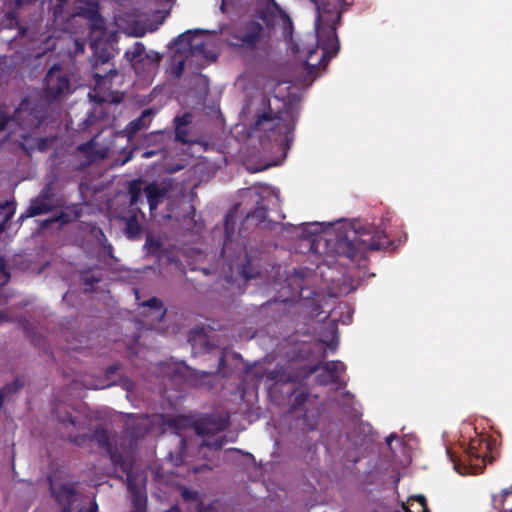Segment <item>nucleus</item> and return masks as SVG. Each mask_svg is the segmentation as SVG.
Listing matches in <instances>:
<instances>
[{
    "label": "nucleus",
    "mask_w": 512,
    "mask_h": 512,
    "mask_svg": "<svg viewBox=\"0 0 512 512\" xmlns=\"http://www.w3.org/2000/svg\"><path fill=\"white\" fill-rule=\"evenodd\" d=\"M273 26L269 9L256 10L253 15L240 18L226 29L228 45L243 57L258 62L269 54Z\"/></svg>",
    "instance_id": "obj_1"
},
{
    "label": "nucleus",
    "mask_w": 512,
    "mask_h": 512,
    "mask_svg": "<svg viewBox=\"0 0 512 512\" xmlns=\"http://www.w3.org/2000/svg\"><path fill=\"white\" fill-rule=\"evenodd\" d=\"M316 6L315 32L317 48L322 50V55L316 64L309 61L316 53L311 49L307 53L306 65L314 70L316 66L325 68L329 61L337 56L340 50V43L337 29L341 25L342 14L345 11L340 0H310Z\"/></svg>",
    "instance_id": "obj_2"
},
{
    "label": "nucleus",
    "mask_w": 512,
    "mask_h": 512,
    "mask_svg": "<svg viewBox=\"0 0 512 512\" xmlns=\"http://www.w3.org/2000/svg\"><path fill=\"white\" fill-rule=\"evenodd\" d=\"M326 239L333 243L336 254L347 257L350 261L366 258L367 251L386 249L390 246L387 235L377 229L359 231L353 227L341 225L335 235Z\"/></svg>",
    "instance_id": "obj_3"
},
{
    "label": "nucleus",
    "mask_w": 512,
    "mask_h": 512,
    "mask_svg": "<svg viewBox=\"0 0 512 512\" xmlns=\"http://www.w3.org/2000/svg\"><path fill=\"white\" fill-rule=\"evenodd\" d=\"M495 448L494 440L475 437L463 449L461 456H457L451 448H447L446 453L459 474L476 475L483 472L487 462L492 463L496 459Z\"/></svg>",
    "instance_id": "obj_4"
},
{
    "label": "nucleus",
    "mask_w": 512,
    "mask_h": 512,
    "mask_svg": "<svg viewBox=\"0 0 512 512\" xmlns=\"http://www.w3.org/2000/svg\"><path fill=\"white\" fill-rule=\"evenodd\" d=\"M295 121L288 112L274 113L271 108L257 116L253 130L262 132L268 140L277 141L279 137L287 136L293 132Z\"/></svg>",
    "instance_id": "obj_5"
},
{
    "label": "nucleus",
    "mask_w": 512,
    "mask_h": 512,
    "mask_svg": "<svg viewBox=\"0 0 512 512\" xmlns=\"http://www.w3.org/2000/svg\"><path fill=\"white\" fill-rule=\"evenodd\" d=\"M48 116L46 105L41 102L32 103L23 99L14 111L12 119L23 129L39 128Z\"/></svg>",
    "instance_id": "obj_6"
},
{
    "label": "nucleus",
    "mask_w": 512,
    "mask_h": 512,
    "mask_svg": "<svg viewBox=\"0 0 512 512\" xmlns=\"http://www.w3.org/2000/svg\"><path fill=\"white\" fill-rule=\"evenodd\" d=\"M44 82V98L49 102L59 100L71 92L70 79L57 64L48 70Z\"/></svg>",
    "instance_id": "obj_7"
},
{
    "label": "nucleus",
    "mask_w": 512,
    "mask_h": 512,
    "mask_svg": "<svg viewBox=\"0 0 512 512\" xmlns=\"http://www.w3.org/2000/svg\"><path fill=\"white\" fill-rule=\"evenodd\" d=\"M319 369H322L324 372L329 374L332 384L337 385L339 388H344L346 386V381L339 375L346 371V365L339 360L327 361L314 365H305L300 367L299 372L303 379H307Z\"/></svg>",
    "instance_id": "obj_8"
},
{
    "label": "nucleus",
    "mask_w": 512,
    "mask_h": 512,
    "mask_svg": "<svg viewBox=\"0 0 512 512\" xmlns=\"http://www.w3.org/2000/svg\"><path fill=\"white\" fill-rule=\"evenodd\" d=\"M77 483H62L57 488H51L52 495L61 507V512H73L82 495L76 488Z\"/></svg>",
    "instance_id": "obj_9"
},
{
    "label": "nucleus",
    "mask_w": 512,
    "mask_h": 512,
    "mask_svg": "<svg viewBox=\"0 0 512 512\" xmlns=\"http://www.w3.org/2000/svg\"><path fill=\"white\" fill-rule=\"evenodd\" d=\"M227 427L228 417L214 414H206L200 417L194 424L195 432L200 436L215 435L224 431Z\"/></svg>",
    "instance_id": "obj_10"
},
{
    "label": "nucleus",
    "mask_w": 512,
    "mask_h": 512,
    "mask_svg": "<svg viewBox=\"0 0 512 512\" xmlns=\"http://www.w3.org/2000/svg\"><path fill=\"white\" fill-rule=\"evenodd\" d=\"M77 15L91 23L92 30H102L104 19L99 12V0H76Z\"/></svg>",
    "instance_id": "obj_11"
},
{
    "label": "nucleus",
    "mask_w": 512,
    "mask_h": 512,
    "mask_svg": "<svg viewBox=\"0 0 512 512\" xmlns=\"http://www.w3.org/2000/svg\"><path fill=\"white\" fill-rule=\"evenodd\" d=\"M198 31L188 30L178 37L179 42L185 43L187 50L192 56H199L204 59L209 58L207 52V43L203 39L197 38L196 34Z\"/></svg>",
    "instance_id": "obj_12"
},
{
    "label": "nucleus",
    "mask_w": 512,
    "mask_h": 512,
    "mask_svg": "<svg viewBox=\"0 0 512 512\" xmlns=\"http://www.w3.org/2000/svg\"><path fill=\"white\" fill-rule=\"evenodd\" d=\"M88 439L96 442L99 445V447L104 448L106 450L109 449V447L111 446L108 432L105 428L102 427L96 428L90 436L86 434H78L75 436L68 435L67 437V440L69 442L77 446L83 445Z\"/></svg>",
    "instance_id": "obj_13"
},
{
    "label": "nucleus",
    "mask_w": 512,
    "mask_h": 512,
    "mask_svg": "<svg viewBox=\"0 0 512 512\" xmlns=\"http://www.w3.org/2000/svg\"><path fill=\"white\" fill-rule=\"evenodd\" d=\"M127 489L131 494V500L133 510L131 512H146L147 508V497L142 489L138 486L136 478L131 479L128 475V481L126 482Z\"/></svg>",
    "instance_id": "obj_14"
},
{
    "label": "nucleus",
    "mask_w": 512,
    "mask_h": 512,
    "mask_svg": "<svg viewBox=\"0 0 512 512\" xmlns=\"http://www.w3.org/2000/svg\"><path fill=\"white\" fill-rule=\"evenodd\" d=\"M154 115L155 111L151 108L143 110L140 116L132 120L125 128L128 138L132 139L140 130L147 128Z\"/></svg>",
    "instance_id": "obj_15"
},
{
    "label": "nucleus",
    "mask_w": 512,
    "mask_h": 512,
    "mask_svg": "<svg viewBox=\"0 0 512 512\" xmlns=\"http://www.w3.org/2000/svg\"><path fill=\"white\" fill-rule=\"evenodd\" d=\"M110 460L116 471H120L126 476V482L128 481V475L131 479L136 478V474L133 472L132 465L127 461L124 455L117 449H113L111 446L107 449Z\"/></svg>",
    "instance_id": "obj_16"
},
{
    "label": "nucleus",
    "mask_w": 512,
    "mask_h": 512,
    "mask_svg": "<svg viewBox=\"0 0 512 512\" xmlns=\"http://www.w3.org/2000/svg\"><path fill=\"white\" fill-rule=\"evenodd\" d=\"M193 116L189 112H185L181 116H176L174 118V124H175V140L182 143L187 144L190 141L187 139L188 136V129L187 126H189L192 123Z\"/></svg>",
    "instance_id": "obj_17"
},
{
    "label": "nucleus",
    "mask_w": 512,
    "mask_h": 512,
    "mask_svg": "<svg viewBox=\"0 0 512 512\" xmlns=\"http://www.w3.org/2000/svg\"><path fill=\"white\" fill-rule=\"evenodd\" d=\"M143 191L151 210L156 209L167 194L166 188L160 187L156 182L146 185Z\"/></svg>",
    "instance_id": "obj_18"
},
{
    "label": "nucleus",
    "mask_w": 512,
    "mask_h": 512,
    "mask_svg": "<svg viewBox=\"0 0 512 512\" xmlns=\"http://www.w3.org/2000/svg\"><path fill=\"white\" fill-rule=\"evenodd\" d=\"M51 210L52 205L50 202H47V198L36 197L31 200L29 207L26 212L20 216V219L46 214Z\"/></svg>",
    "instance_id": "obj_19"
},
{
    "label": "nucleus",
    "mask_w": 512,
    "mask_h": 512,
    "mask_svg": "<svg viewBox=\"0 0 512 512\" xmlns=\"http://www.w3.org/2000/svg\"><path fill=\"white\" fill-rule=\"evenodd\" d=\"M237 272L246 281L260 276V269L254 265L253 259L247 253L243 262L237 265Z\"/></svg>",
    "instance_id": "obj_20"
},
{
    "label": "nucleus",
    "mask_w": 512,
    "mask_h": 512,
    "mask_svg": "<svg viewBox=\"0 0 512 512\" xmlns=\"http://www.w3.org/2000/svg\"><path fill=\"white\" fill-rule=\"evenodd\" d=\"M236 225V214L233 211H229L225 216L224 221V230H225V238L223 241V247L221 253L224 254L226 250L229 248L230 243L232 242V236L234 234Z\"/></svg>",
    "instance_id": "obj_21"
},
{
    "label": "nucleus",
    "mask_w": 512,
    "mask_h": 512,
    "mask_svg": "<svg viewBox=\"0 0 512 512\" xmlns=\"http://www.w3.org/2000/svg\"><path fill=\"white\" fill-rule=\"evenodd\" d=\"M510 495H512V486L502 490L501 493L497 495H493V507L501 511H510L512 509V504L506 505L507 497Z\"/></svg>",
    "instance_id": "obj_22"
},
{
    "label": "nucleus",
    "mask_w": 512,
    "mask_h": 512,
    "mask_svg": "<svg viewBox=\"0 0 512 512\" xmlns=\"http://www.w3.org/2000/svg\"><path fill=\"white\" fill-rule=\"evenodd\" d=\"M411 502L406 512H430L427 500L423 495H416L410 498Z\"/></svg>",
    "instance_id": "obj_23"
},
{
    "label": "nucleus",
    "mask_w": 512,
    "mask_h": 512,
    "mask_svg": "<svg viewBox=\"0 0 512 512\" xmlns=\"http://www.w3.org/2000/svg\"><path fill=\"white\" fill-rule=\"evenodd\" d=\"M128 193L130 196V200H129L130 206L136 205L139 202L141 193H142V180L141 179L132 180L128 184Z\"/></svg>",
    "instance_id": "obj_24"
},
{
    "label": "nucleus",
    "mask_w": 512,
    "mask_h": 512,
    "mask_svg": "<svg viewBox=\"0 0 512 512\" xmlns=\"http://www.w3.org/2000/svg\"><path fill=\"white\" fill-rule=\"evenodd\" d=\"M181 497L185 502L193 501L196 503L197 512H203L204 503L197 491L183 487L181 489Z\"/></svg>",
    "instance_id": "obj_25"
},
{
    "label": "nucleus",
    "mask_w": 512,
    "mask_h": 512,
    "mask_svg": "<svg viewBox=\"0 0 512 512\" xmlns=\"http://www.w3.org/2000/svg\"><path fill=\"white\" fill-rule=\"evenodd\" d=\"M141 225L136 216H130L126 220L125 233L129 238H135L141 233Z\"/></svg>",
    "instance_id": "obj_26"
},
{
    "label": "nucleus",
    "mask_w": 512,
    "mask_h": 512,
    "mask_svg": "<svg viewBox=\"0 0 512 512\" xmlns=\"http://www.w3.org/2000/svg\"><path fill=\"white\" fill-rule=\"evenodd\" d=\"M268 215V208L265 207L260 202H257L255 209L247 214V219H252L256 221V224H260L265 221Z\"/></svg>",
    "instance_id": "obj_27"
},
{
    "label": "nucleus",
    "mask_w": 512,
    "mask_h": 512,
    "mask_svg": "<svg viewBox=\"0 0 512 512\" xmlns=\"http://www.w3.org/2000/svg\"><path fill=\"white\" fill-rule=\"evenodd\" d=\"M24 385H25L24 379L22 377H17L14 379L12 384H6V385L2 386V394H1L2 402L5 400L6 397L17 392Z\"/></svg>",
    "instance_id": "obj_28"
},
{
    "label": "nucleus",
    "mask_w": 512,
    "mask_h": 512,
    "mask_svg": "<svg viewBox=\"0 0 512 512\" xmlns=\"http://www.w3.org/2000/svg\"><path fill=\"white\" fill-rule=\"evenodd\" d=\"M80 280L87 292L93 291L95 285L100 282L101 278L91 274L90 271H82Z\"/></svg>",
    "instance_id": "obj_29"
},
{
    "label": "nucleus",
    "mask_w": 512,
    "mask_h": 512,
    "mask_svg": "<svg viewBox=\"0 0 512 512\" xmlns=\"http://www.w3.org/2000/svg\"><path fill=\"white\" fill-rule=\"evenodd\" d=\"M145 54V46L141 42H136L131 49L126 51V56L130 61L141 62Z\"/></svg>",
    "instance_id": "obj_30"
},
{
    "label": "nucleus",
    "mask_w": 512,
    "mask_h": 512,
    "mask_svg": "<svg viewBox=\"0 0 512 512\" xmlns=\"http://www.w3.org/2000/svg\"><path fill=\"white\" fill-rule=\"evenodd\" d=\"M272 5L276 10H278L280 12V15L283 18V21H284L283 34L285 37H287L288 33L291 34V31H292V27H293L292 20L289 17V15L281 9L279 4L275 0H272Z\"/></svg>",
    "instance_id": "obj_31"
},
{
    "label": "nucleus",
    "mask_w": 512,
    "mask_h": 512,
    "mask_svg": "<svg viewBox=\"0 0 512 512\" xmlns=\"http://www.w3.org/2000/svg\"><path fill=\"white\" fill-rule=\"evenodd\" d=\"M310 396V393L308 391H301L297 393L294 396L293 402H292V408L294 410H297L301 408L307 401Z\"/></svg>",
    "instance_id": "obj_32"
},
{
    "label": "nucleus",
    "mask_w": 512,
    "mask_h": 512,
    "mask_svg": "<svg viewBox=\"0 0 512 512\" xmlns=\"http://www.w3.org/2000/svg\"><path fill=\"white\" fill-rule=\"evenodd\" d=\"M57 418L59 420V422H61L62 424H70L72 426H74L77 430H80L81 427H80V422L76 420L75 417L72 416L71 413H66L65 415H61L59 412L57 413Z\"/></svg>",
    "instance_id": "obj_33"
},
{
    "label": "nucleus",
    "mask_w": 512,
    "mask_h": 512,
    "mask_svg": "<svg viewBox=\"0 0 512 512\" xmlns=\"http://www.w3.org/2000/svg\"><path fill=\"white\" fill-rule=\"evenodd\" d=\"M226 440H225V437H218L216 439H207V440H204L203 441V445L210 448V449H214V450H219L223 447V445L225 444Z\"/></svg>",
    "instance_id": "obj_34"
},
{
    "label": "nucleus",
    "mask_w": 512,
    "mask_h": 512,
    "mask_svg": "<svg viewBox=\"0 0 512 512\" xmlns=\"http://www.w3.org/2000/svg\"><path fill=\"white\" fill-rule=\"evenodd\" d=\"M52 222H61L62 224H67L70 222V215L64 211L59 212L58 215L51 217L50 219L44 222V226L47 227L49 223Z\"/></svg>",
    "instance_id": "obj_35"
},
{
    "label": "nucleus",
    "mask_w": 512,
    "mask_h": 512,
    "mask_svg": "<svg viewBox=\"0 0 512 512\" xmlns=\"http://www.w3.org/2000/svg\"><path fill=\"white\" fill-rule=\"evenodd\" d=\"M21 137H22V142H21V147L22 149L27 153V154H30L32 151H34L36 149V142H33V141H29L28 139L29 138H33L32 136L30 135H24V134H21Z\"/></svg>",
    "instance_id": "obj_36"
},
{
    "label": "nucleus",
    "mask_w": 512,
    "mask_h": 512,
    "mask_svg": "<svg viewBox=\"0 0 512 512\" xmlns=\"http://www.w3.org/2000/svg\"><path fill=\"white\" fill-rule=\"evenodd\" d=\"M225 365H226V357H225V353L222 351V352H220V355L218 357L217 367L215 368V370L210 371V372H203V375L219 374L224 369Z\"/></svg>",
    "instance_id": "obj_37"
},
{
    "label": "nucleus",
    "mask_w": 512,
    "mask_h": 512,
    "mask_svg": "<svg viewBox=\"0 0 512 512\" xmlns=\"http://www.w3.org/2000/svg\"><path fill=\"white\" fill-rule=\"evenodd\" d=\"M173 60L175 62L173 67V73L176 77H181L185 69V60L177 59L176 56L173 57Z\"/></svg>",
    "instance_id": "obj_38"
},
{
    "label": "nucleus",
    "mask_w": 512,
    "mask_h": 512,
    "mask_svg": "<svg viewBox=\"0 0 512 512\" xmlns=\"http://www.w3.org/2000/svg\"><path fill=\"white\" fill-rule=\"evenodd\" d=\"M143 306H147L152 309L162 310V301L156 297H152L143 303Z\"/></svg>",
    "instance_id": "obj_39"
},
{
    "label": "nucleus",
    "mask_w": 512,
    "mask_h": 512,
    "mask_svg": "<svg viewBox=\"0 0 512 512\" xmlns=\"http://www.w3.org/2000/svg\"><path fill=\"white\" fill-rule=\"evenodd\" d=\"M28 140L36 142V149L41 152L47 149V139L45 138H29Z\"/></svg>",
    "instance_id": "obj_40"
},
{
    "label": "nucleus",
    "mask_w": 512,
    "mask_h": 512,
    "mask_svg": "<svg viewBox=\"0 0 512 512\" xmlns=\"http://www.w3.org/2000/svg\"><path fill=\"white\" fill-rule=\"evenodd\" d=\"M95 145V142L93 139L85 142V143H82L80 144L77 149L80 151V152H83V153H89L93 147Z\"/></svg>",
    "instance_id": "obj_41"
},
{
    "label": "nucleus",
    "mask_w": 512,
    "mask_h": 512,
    "mask_svg": "<svg viewBox=\"0 0 512 512\" xmlns=\"http://www.w3.org/2000/svg\"><path fill=\"white\" fill-rule=\"evenodd\" d=\"M146 245L149 247V249L154 250V251L158 250L161 247L160 241L153 237H147Z\"/></svg>",
    "instance_id": "obj_42"
},
{
    "label": "nucleus",
    "mask_w": 512,
    "mask_h": 512,
    "mask_svg": "<svg viewBox=\"0 0 512 512\" xmlns=\"http://www.w3.org/2000/svg\"><path fill=\"white\" fill-rule=\"evenodd\" d=\"M316 382L320 385H328V384L332 383L330 381L329 374L324 371L317 375Z\"/></svg>",
    "instance_id": "obj_43"
},
{
    "label": "nucleus",
    "mask_w": 512,
    "mask_h": 512,
    "mask_svg": "<svg viewBox=\"0 0 512 512\" xmlns=\"http://www.w3.org/2000/svg\"><path fill=\"white\" fill-rule=\"evenodd\" d=\"M77 512H98V504L93 500L88 508L80 507Z\"/></svg>",
    "instance_id": "obj_44"
},
{
    "label": "nucleus",
    "mask_w": 512,
    "mask_h": 512,
    "mask_svg": "<svg viewBox=\"0 0 512 512\" xmlns=\"http://www.w3.org/2000/svg\"><path fill=\"white\" fill-rule=\"evenodd\" d=\"M162 135L161 131L153 132L150 135L146 136V141L150 145L152 142H156V138Z\"/></svg>",
    "instance_id": "obj_45"
},
{
    "label": "nucleus",
    "mask_w": 512,
    "mask_h": 512,
    "mask_svg": "<svg viewBox=\"0 0 512 512\" xmlns=\"http://www.w3.org/2000/svg\"><path fill=\"white\" fill-rule=\"evenodd\" d=\"M1 271H2V279L5 278V281H2V286L5 284V282H7L9 280V277H10V274L7 272L6 270V266H5V263L4 261L2 260V268H1Z\"/></svg>",
    "instance_id": "obj_46"
},
{
    "label": "nucleus",
    "mask_w": 512,
    "mask_h": 512,
    "mask_svg": "<svg viewBox=\"0 0 512 512\" xmlns=\"http://www.w3.org/2000/svg\"><path fill=\"white\" fill-rule=\"evenodd\" d=\"M119 369V366L118 365H111L109 367L106 368L105 370V374L107 377L113 375L114 373H116V371Z\"/></svg>",
    "instance_id": "obj_47"
},
{
    "label": "nucleus",
    "mask_w": 512,
    "mask_h": 512,
    "mask_svg": "<svg viewBox=\"0 0 512 512\" xmlns=\"http://www.w3.org/2000/svg\"><path fill=\"white\" fill-rule=\"evenodd\" d=\"M161 149H162V148L160 147V148H158L157 150H146V151H144V152H143L142 157H143V158H150V157H153V156H155V155L157 154V152H158L159 150H161Z\"/></svg>",
    "instance_id": "obj_48"
},
{
    "label": "nucleus",
    "mask_w": 512,
    "mask_h": 512,
    "mask_svg": "<svg viewBox=\"0 0 512 512\" xmlns=\"http://www.w3.org/2000/svg\"><path fill=\"white\" fill-rule=\"evenodd\" d=\"M38 197L39 198H47V202H50L51 189L50 188H46V189L42 190L41 194Z\"/></svg>",
    "instance_id": "obj_49"
},
{
    "label": "nucleus",
    "mask_w": 512,
    "mask_h": 512,
    "mask_svg": "<svg viewBox=\"0 0 512 512\" xmlns=\"http://www.w3.org/2000/svg\"><path fill=\"white\" fill-rule=\"evenodd\" d=\"M144 57L147 58V59H150L154 63H158L160 61V56H159L158 53H153L152 55L145 54Z\"/></svg>",
    "instance_id": "obj_50"
},
{
    "label": "nucleus",
    "mask_w": 512,
    "mask_h": 512,
    "mask_svg": "<svg viewBox=\"0 0 512 512\" xmlns=\"http://www.w3.org/2000/svg\"><path fill=\"white\" fill-rule=\"evenodd\" d=\"M8 122H9V117L2 111V120H1L2 131L5 129V127L8 124Z\"/></svg>",
    "instance_id": "obj_51"
},
{
    "label": "nucleus",
    "mask_w": 512,
    "mask_h": 512,
    "mask_svg": "<svg viewBox=\"0 0 512 512\" xmlns=\"http://www.w3.org/2000/svg\"><path fill=\"white\" fill-rule=\"evenodd\" d=\"M37 0H15L17 6H22L24 4H31L36 2Z\"/></svg>",
    "instance_id": "obj_52"
},
{
    "label": "nucleus",
    "mask_w": 512,
    "mask_h": 512,
    "mask_svg": "<svg viewBox=\"0 0 512 512\" xmlns=\"http://www.w3.org/2000/svg\"><path fill=\"white\" fill-rule=\"evenodd\" d=\"M344 9L346 10L347 7L351 6L353 4L354 0H340Z\"/></svg>",
    "instance_id": "obj_53"
},
{
    "label": "nucleus",
    "mask_w": 512,
    "mask_h": 512,
    "mask_svg": "<svg viewBox=\"0 0 512 512\" xmlns=\"http://www.w3.org/2000/svg\"><path fill=\"white\" fill-rule=\"evenodd\" d=\"M337 344V340H332L331 342L328 343V346L334 352L336 350Z\"/></svg>",
    "instance_id": "obj_54"
},
{
    "label": "nucleus",
    "mask_w": 512,
    "mask_h": 512,
    "mask_svg": "<svg viewBox=\"0 0 512 512\" xmlns=\"http://www.w3.org/2000/svg\"><path fill=\"white\" fill-rule=\"evenodd\" d=\"M167 512H182L178 505H173L170 507Z\"/></svg>",
    "instance_id": "obj_55"
},
{
    "label": "nucleus",
    "mask_w": 512,
    "mask_h": 512,
    "mask_svg": "<svg viewBox=\"0 0 512 512\" xmlns=\"http://www.w3.org/2000/svg\"><path fill=\"white\" fill-rule=\"evenodd\" d=\"M143 434H144V433H142V432H141V433H139L138 431H132V432L130 433V436H131L132 438L137 439V438L141 437Z\"/></svg>",
    "instance_id": "obj_56"
},
{
    "label": "nucleus",
    "mask_w": 512,
    "mask_h": 512,
    "mask_svg": "<svg viewBox=\"0 0 512 512\" xmlns=\"http://www.w3.org/2000/svg\"><path fill=\"white\" fill-rule=\"evenodd\" d=\"M9 208V202H2V206H1V209H2V212L8 210Z\"/></svg>",
    "instance_id": "obj_57"
},
{
    "label": "nucleus",
    "mask_w": 512,
    "mask_h": 512,
    "mask_svg": "<svg viewBox=\"0 0 512 512\" xmlns=\"http://www.w3.org/2000/svg\"><path fill=\"white\" fill-rule=\"evenodd\" d=\"M10 218H11V213H7V214H6V216H5L4 221H5V222H6V221H9V220H10Z\"/></svg>",
    "instance_id": "obj_58"
},
{
    "label": "nucleus",
    "mask_w": 512,
    "mask_h": 512,
    "mask_svg": "<svg viewBox=\"0 0 512 512\" xmlns=\"http://www.w3.org/2000/svg\"><path fill=\"white\" fill-rule=\"evenodd\" d=\"M288 381H290V382H296V379H295L294 377L290 376V377H289V379H288Z\"/></svg>",
    "instance_id": "obj_59"
},
{
    "label": "nucleus",
    "mask_w": 512,
    "mask_h": 512,
    "mask_svg": "<svg viewBox=\"0 0 512 512\" xmlns=\"http://www.w3.org/2000/svg\"><path fill=\"white\" fill-rule=\"evenodd\" d=\"M131 158H132V156H131V155L127 156V157H126V159L124 160V162L129 161Z\"/></svg>",
    "instance_id": "obj_60"
},
{
    "label": "nucleus",
    "mask_w": 512,
    "mask_h": 512,
    "mask_svg": "<svg viewBox=\"0 0 512 512\" xmlns=\"http://www.w3.org/2000/svg\"><path fill=\"white\" fill-rule=\"evenodd\" d=\"M7 16L10 18V20L13 19L11 12H8Z\"/></svg>",
    "instance_id": "obj_61"
},
{
    "label": "nucleus",
    "mask_w": 512,
    "mask_h": 512,
    "mask_svg": "<svg viewBox=\"0 0 512 512\" xmlns=\"http://www.w3.org/2000/svg\"><path fill=\"white\" fill-rule=\"evenodd\" d=\"M1 319H2V322L5 320V316L3 313H2Z\"/></svg>",
    "instance_id": "obj_62"
},
{
    "label": "nucleus",
    "mask_w": 512,
    "mask_h": 512,
    "mask_svg": "<svg viewBox=\"0 0 512 512\" xmlns=\"http://www.w3.org/2000/svg\"><path fill=\"white\" fill-rule=\"evenodd\" d=\"M20 33L23 34L24 33V28H20Z\"/></svg>",
    "instance_id": "obj_63"
}]
</instances>
